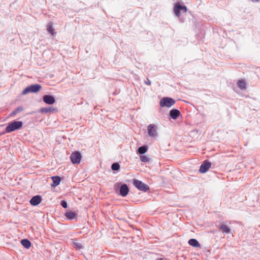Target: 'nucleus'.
<instances>
[{
	"label": "nucleus",
	"mask_w": 260,
	"mask_h": 260,
	"mask_svg": "<svg viewBox=\"0 0 260 260\" xmlns=\"http://www.w3.org/2000/svg\"><path fill=\"white\" fill-rule=\"evenodd\" d=\"M148 148L147 146H141L139 148L138 151L140 154H144L147 152Z\"/></svg>",
	"instance_id": "obj_22"
},
{
	"label": "nucleus",
	"mask_w": 260,
	"mask_h": 260,
	"mask_svg": "<svg viewBox=\"0 0 260 260\" xmlns=\"http://www.w3.org/2000/svg\"><path fill=\"white\" fill-rule=\"evenodd\" d=\"M120 165L119 164L115 162L112 165L111 169L113 171H118L120 169Z\"/></svg>",
	"instance_id": "obj_23"
},
{
	"label": "nucleus",
	"mask_w": 260,
	"mask_h": 260,
	"mask_svg": "<svg viewBox=\"0 0 260 260\" xmlns=\"http://www.w3.org/2000/svg\"><path fill=\"white\" fill-rule=\"evenodd\" d=\"M55 110L54 108H43L40 109V112L42 113H49L53 112Z\"/></svg>",
	"instance_id": "obj_20"
},
{
	"label": "nucleus",
	"mask_w": 260,
	"mask_h": 260,
	"mask_svg": "<svg viewBox=\"0 0 260 260\" xmlns=\"http://www.w3.org/2000/svg\"><path fill=\"white\" fill-rule=\"evenodd\" d=\"M175 101L172 98H164L160 101V106L161 107H171L175 104Z\"/></svg>",
	"instance_id": "obj_3"
},
{
	"label": "nucleus",
	"mask_w": 260,
	"mask_h": 260,
	"mask_svg": "<svg viewBox=\"0 0 260 260\" xmlns=\"http://www.w3.org/2000/svg\"><path fill=\"white\" fill-rule=\"evenodd\" d=\"M24 110V108L22 106H19L18 108H17L15 110H14L11 114H10V116H15L17 113L22 112Z\"/></svg>",
	"instance_id": "obj_17"
},
{
	"label": "nucleus",
	"mask_w": 260,
	"mask_h": 260,
	"mask_svg": "<svg viewBox=\"0 0 260 260\" xmlns=\"http://www.w3.org/2000/svg\"><path fill=\"white\" fill-rule=\"evenodd\" d=\"M133 184L136 188L141 191H146L149 189V187L147 184L137 179L134 180Z\"/></svg>",
	"instance_id": "obj_2"
},
{
	"label": "nucleus",
	"mask_w": 260,
	"mask_h": 260,
	"mask_svg": "<svg viewBox=\"0 0 260 260\" xmlns=\"http://www.w3.org/2000/svg\"><path fill=\"white\" fill-rule=\"evenodd\" d=\"M220 229L222 230L223 233H225L227 234L230 232V229H229V227L225 224H221Z\"/></svg>",
	"instance_id": "obj_21"
},
{
	"label": "nucleus",
	"mask_w": 260,
	"mask_h": 260,
	"mask_svg": "<svg viewBox=\"0 0 260 260\" xmlns=\"http://www.w3.org/2000/svg\"><path fill=\"white\" fill-rule=\"evenodd\" d=\"M157 260H167L166 259H164V258H159Z\"/></svg>",
	"instance_id": "obj_28"
},
{
	"label": "nucleus",
	"mask_w": 260,
	"mask_h": 260,
	"mask_svg": "<svg viewBox=\"0 0 260 260\" xmlns=\"http://www.w3.org/2000/svg\"><path fill=\"white\" fill-rule=\"evenodd\" d=\"M238 87L241 89H245L246 88V82L244 80H239L237 82Z\"/></svg>",
	"instance_id": "obj_19"
},
{
	"label": "nucleus",
	"mask_w": 260,
	"mask_h": 260,
	"mask_svg": "<svg viewBox=\"0 0 260 260\" xmlns=\"http://www.w3.org/2000/svg\"><path fill=\"white\" fill-rule=\"evenodd\" d=\"M41 89V86L39 84H35L29 86L23 91L22 94H25L28 92H37Z\"/></svg>",
	"instance_id": "obj_4"
},
{
	"label": "nucleus",
	"mask_w": 260,
	"mask_h": 260,
	"mask_svg": "<svg viewBox=\"0 0 260 260\" xmlns=\"http://www.w3.org/2000/svg\"><path fill=\"white\" fill-rule=\"evenodd\" d=\"M53 24L52 22H49L47 26V30L52 36H55L56 32H55V29L53 28Z\"/></svg>",
	"instance_id": "obj_14"
},
{
	"label": "nucleus",
	"mask_w": 260,
	"mask_h": 260,
	"mask_svg": "<svg viewBox=\"0 0 260 260\" xmlns=\"http://www.w3.org/2000/svg\"><path fill=\"white\" fill-rule=\"evenodd\" d=\"M157 126L154 124H150L148 126V133L150 137H155L157 135Z\"/></svg>",
	"instance_id": "obj_6"
},
{
	"label": "nucleus",
	"mask_w": 260,
	"mask_h": 260,
	"mask_svg": "<svg viewBox=\"0 0 260 260\" xmlns=\"http://www.w3.org/2000/svg\"><path fill=\"white\" fill-rule=\"evenodd\" d=\"M70 159L73 164H79L81 159V155L79 152L75 151L71 154Z\"/></svg>",
	"instance_id": "obj_5"
},
{
	"label": "nucleus",
	"mask_w": 260,
	"mask_h": 260,
	"mask_svg": "<svg viewBox=\"0 0 260 260\" xmlns=\"http://www.w3.org/2000/svg\"><path fill=\"white\" fill-rule=\"evenodd\" d=\"M188 244L194 247H199L200 246L199 242L195 239H190L188 241Z\"/></svg>",
	"instance_id": "obj_16"
},
{
	"label": "nucleus",
	"mask_w": 260,
	"mask_h": 260,
	"mask_svg": "<svg viewBox=\"0 0 260 260\" xmlns=\"http://www.w3.org/2000/svg\"><path fill=\"white\" fill-rule=\"evenodd\" d=\"M43 101L45 103H46L47 104H49V105L53 104L55 102L54 98L53 96L50 95H44L43 96Z\"/></svg>",
	"instance_id": "obj_9"
},
{
	"label": "nucleus",
	"mask_w": 260,
	"mask_h": 260,
	"mask_svg": "<svg viewBox=\"0 0 260 260\" xmlns=\"http://www.w3.org/2000/svg\"><path fill=\"white\" fill-rule=\"evenodd\" d=\"M140 159L141 161L145 162H148L149 160V158L145 155H141L140 157Z\"/></svg>",
	"instance_id": "obj_25"
},
{
	"label": "nucleus",
	"mask_w": 260,
	"mask_h": 260,
	"mask_svg": "<svg viewBox=\"0 0 260 260\" xmlns=\"http://www.w3.org/2000/svg\"><path fill=\"white\" fill-rule=\"evenodd\" d=\"M53 181V184L51 185L52 186H56L58 185L60 182V178L59 176H53L51 177Z\"/></svg>",
	"instance_id": "obj_15"
},
{
	"label": "nucleus",
	"mask_w": 260,
	"mask_h": 260,
	"mask_svg": "<svg viewBox=\"0 0 260 260\" xmlns=\"http://www.w3.org/2000/svg\"><path fill=\"white\" fill-rule=\"evenodd\" d=\"M211 164L207 161H204L201 165L200 168V172L202 173H205L211 168Z\"/></svg>",
	"instance_id": "obj_8"
},
{
	"label": "nucleus",
	"mask_w": 260,
	"mask_h": 260,
	"mask_svg": "<svg viewBox=\"0 0 260 260\" xmlns=\"http://www.w3.org/2000/svg\"><path fill=\"white\" fill-rule=\"evenodd\" d=\"M23 125V122L20 121H13L8 123L6 128V133H9L16 129H20Z\"/></svg>",
	"instance_id": "obj_1"
},
{
	"label": "nucleus",
	"mask_w": 260,
	"mask_h": 260,
	"mask_svg": "<svg viewBox=\"0 0 260 260\" xmlns=\"http://www.w3.org/2000/svg\"><path fill=\"white\" fill-rule=\"evenodd\" d=\"M22 245L26 248H29L31 246L30 241L27 239H23L21 241Z\"/></svg>",
	"instance_id": "obj_18"
},
{
	"label": "nucleus",
	"mask_w": 260,
	"mask_h": 260,
	"mask_svg": "<svg viewBox=\"0 0 260 260\" xmlns=\"http://www.w3.org/2000/svg\"><path fill=\"white\" fill-rule=\"evenodd\" d=\"M254 2H258L259 0H252Z\"/></svg>",
	"instance_id": "obj_29"
},
{
	"label": "nucleus",
	"mask_w": 260,
	"mask_h": 260,
	"mask_svg": "<svg viewBox=\"0 0 260 260\" xmlns=\"http://www.w3.org/2000/svg\"><path fill=\"white\" fill-rule=\"evenodd\" d=\"M61 205L63 208H67V203L66 201H62L61 203Z\"/></svg>",
	"instance_id": "obj_26"
},
{
	"label": "nucleus",
	"mask_w": 260,
	"mask_h": 260,
	"mask_svg": "<svg viewBox=\"0 0 260 260\" xmlns=\"http://www.w3.org/2000/svg\"><path fill=\"white\" fill-rule=\"evenodd\" d=\"M181 10H183L184 12H186L187 11L186 7L181 6L179 3H176L174 7V13L178 17L181 15L180 13V11Z\"/></svg>",
	"instance_id": "obj_7"
},
{
	"label": "nucleus",
	"mask_w": 260,
	"mask_h": 260,
	"mask_svg": "<svg viewBox=\"0 0 260 260\" xmlns=\"http://www.w3.org/2000/svg\"><path fill=\"white\" fill-rule=\"evenodd\" d=\"M42 201V198L40 196H36L33 197L30 201V204L32 206L39 205Z\"/></svg>",
	"instance_id": "obj_10"
},
{
	"label": "nucleus",
	"mask_w": 260,
	"mask_h": 260,
	"mask_svg": "<svg viewBox=\"0 0 260 260\" xmlns=\"http://www.w3.org/2000/svg\"><path fill=\"white\" fill-rule=\"evenodd\" d=\"M73 245L76 249H81L83 248V246L81 243L74 242Z\"/></svg>",
	"instance_id": "obj_24"
},
{
	"label": "nucleus",
	"mask_w": 260,
	"mask_h": 260,
	"mask_svg": "<svg viewBox=\"0 0 260 260\" xmlns=\"http://www.w3.org/2000/svg\"><path fill=\"white\" fill-rule=\"evenodd\" d=\"M129 192V188L126 184H123L120 186V193L122 197H125Z\"/></svg>",
	"instance_id": "obj_11"
},
{
	"label": "nucleus",
	"mask_w": 260,
	"mask_h": 260,
	"mask_svg": "<svg viewBox=\"0 0 260 260\" xmlns=\"http://www.w3.org/2000/svg\"><path fill=\"white\" fill-rule=\"evenodd\" d=\"M145 83L146 84L148 85H150L151 84L150 80L148 78H147V80L145 81Z\"/></svg>",
	"instance_id": "obj_27"
},
{
	"label": "nucleus",
	"mask_w": 260,
	"mask_h": 260,
	"mask_svg": "<svg viewBox=\"0 0 260 260\" xmlns=\"http://www.w3.org/2000/svg\"><path fill=\"white\" fill-rule=\"evenodd\" d=\"M64 215L68 219L70 220L76 219L77 216V213L72 211H69L66 212Z\"/></svg>",
	"instance_id": "obj_12"
},
{
	"label": "nucleus",
	"mask_w": 260,
	"mask_h": 260,
	"mask_svg": "<svg viewBox=\"0 0 260 260\" xmlns=\"http://www.w3.org/2000/svg\"><path fill=\"white\" fill-rule=\"evenodd\" d=\"M180 111L177 109L171 110L170 112V116L173 119H177L178 117V116L180 115Z\"/></svg>",
	"instance_id": "obj_13"
}]
</instances>
